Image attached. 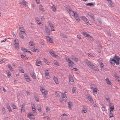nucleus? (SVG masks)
Segmentation results:
<instances>
[{
    "mask_svg": "<svg viewBox=\"0 0 120 120\" xmlns=\"http://www.w3.org/2000/svg\"><path fill=\"white\" fill-rule=\"evenodd\" d=\"M8 67L10 71H13V68H12L11 66V65H9L8 66Z\"/></svg>",
    "mask_w": 120,
    "mask_h": 120,
    "instance_id": "obj_31",
    "label": "nucleus"
},
{
    "mask_svg": "<svg viewBox=\"0 0 120 120\" xmlns=\"http://www.w3.org/2000/svg\"><path fill=\"white\" fill-rule=\"evenodd\" d=\"M86 97L88 100H89L90 102L91 103L93 102V99L91 96L89 94H88L86 96Z\"/></svg>",
    "mask_w": 120,
    "mask_h": 120,
    "instance_id": "obj_8",
    "label": "nucleus"
},
{
    "mask_svg": "<svg viewBox=\"0 0 120 120\" xmlns=\"http://www.w3.org/2000/svg\"><path fill=\"white\" fill-rule=\"evenodd\" d=\"M2 112L3 113H4L5 112V110L4 108H3L2 109Z\"/></svg>",
    "mask_w": 120,
    "mask_h": 120,
    "instance_id": "obj_59",
    "label": "nucleus"
},
{
    "mask_svg": "<svg viewBox=\"0 0 120 120\" xmlns=\"http://www.w3.org/2000/svg\"><path fill=\"white\" fill-rule=\"evenodd\" d=\"M74 14H75L74 15V17H75L79 16V15L77 14V13L76 12H75Z\"/></svg>",
    "mask_w": 120,
    "mask_h": 120,
    "instance_id": "obj_49",
    "label": "nucleus"
},
{
    "mask_svg": "<svg viewBox=\"0 0 120 120\" xmlns=\"http://www.w3.org/2000/svg\"><path fill=\"white\" fill-rule=\"evenodd\" d=\"M25 104H23L22 105V107L21 108V111L22 112H25Z\"/></svg>",
    "mask_w": 120,
    "mask_h": 120,
    "instance_id": "obj_19",
    "label": "nucleus"
},
{
    "mask_svg": "<svg viewBox=\"0 0 120 120\" xmlns=\"http://www.w3.org/2000/svg\"><path fill=\"white\" fill-rule=\"evenodd\" d=\"M45 27V30L48 34L50 35V30L48 28L47 26H46Z\"/></svg>",
    "mask_w": 120,
    "mask_h": 120,
    "instance_id": "obj_16",
    "label": "nucleus"
},
{
    "mask_svg": "<svg viewBox=\"0 0 120 120\" xmlns=\"http://www.w3.org/2000/svg\"><path fill=\"white\" fill-rule=\"evenodd\" d=\"M69 78L70 81L72 82V84L74 82V81L72 76L70 75L69 76Z\"/></svg>",
    "mask_w": 120,
    "mask_h": 120,
    "instance_id": "obj_18",
    "label": "nucleus"
},
{
    "mask_svg": "<svg viewBox=\"0 0 120 120\" xmlns=\"http://www.w3.org/2000/svg\"><path fill=\"white\" fill-rule=\"evenodd\" d=\"M36 63L37 66H39L41 64V61H36Z\"/></svg>",
    "mask_w": 120,
    "mask_h": 120,
    "instance_id": "obj_23",
    "label": "nucleus"
},
{
    "mask_svg": "<svg viewBox=\"0 0 120 120\" xmlns=\"http://www.w3.org/2000/svg\"><path fill=\"white\" fill-rule=\"evenodd\" d=\"M33 116V115L31 114H28L27 115V117L29 118L32 120H33L35 119V117L34 116Z\"/></svg>",
    "mask_w": 120,
    "mask_h": 120,
    "instance_id": "obj_15",
    "label": "nucleus"
},
{
    "mask_svg": "<svg viewBox=\"0 0 120 120\" xmlns=\"http://www.w3.org/2000/svg\"><path fill=\"white\" fill-rule=\"evenodd\" d=\"M61 36H62L63 38H67V37L64 34L62 33L61 34Z\"/></svg>",
    "mask_w": 120,
    "mask_h": 120,
    "instance_id": "obj_46",
    "label": "nucleus"
},
{
    "mask_svg": "<svg viewBox=\"0 0 120 120\" xmlns=\"http://www.w3.org/2000/svg\"><path fill=\"white\" fill-rule=\"evenodd\" d=\"M112 74L115 77L117 76L116 73L115 72H112Z\"/></svg>",
    "mask_w": 120,
    "mask_h": 120,
    "instance_id": "obj_42",
    "label": "nucleus"
},
{
    "mask_svg": "<svg viewBox=\"0 0 120 120\" xmlns=\"http://www.w3.org/2000/svg\"><path fill=\"white\" fill-rule=\"evenodd\" d=\"M26 93L27 95H31V94H30V93L28 91H26Z\"/></svg>",
    "mask_w": 120,
    "mask_h": 120,
    "instance_id": "obj_54",
    "label": "nucleus"
},
{
    "mask_svg": "<svg viewBox=\"0 0 120 120\" xmlns=\"http://www.w3.org/2000/svg\"><path fill=\"white\" fill-rule=\"evenodd\" d=\"M34 98L35 99V100L37 102H38L39 101L37 95H34Z\"/></svg>",
    "mask_w": 120,
    "mask_h": 120,
    "instance_id": "obj_34",
    "label": "nucleus"
},
{
    "mask_svg": "<svg viewBox=\"0 0 120 120\" xmlns=\"http://www.w3.org/2000/svg\"><path fill=\"white\" fill-rule=\"evenodd\" d=\"M69 61V63L70 64H74V63L71 60H70L69 61Z\"/></svg>",
    "mask_w": 120,
    "mask_h": 120,
    "instance_id": "obj_62",
    "label": "nucleus"
},
{
    "mask_svg": "<svg viewBox=\"0 0 120 120\" xmlns=\"http://www.w3.org/2000/svg\"><path fill=\"white\" fill-rule=\"evenodd\" d=\"M68 107L70 109V108H71L72 106V104L71 102H69L68 103Z\"/></svg>",
    "mask_w": 120,
    "mask_h": 120,
    "instance_id": "obj_26",
    "label": "nucleus"
},
{
    "mask_svg": "<svg viewBox=\"0 0 120 120\" xmlns=\"http://www.w3.org/2000/svg\"><path fill=\"white\" fill-rule=\"evenodd\" d=\"M84 62L90 68L92 69H94L96 71H99V69L97 67L94 65L93 64L90 62L88 60L85 59L84 60Z\"/></svg>",
    "mask_w": 120,
    "mask_h": 120,
    "instance_id": "obj_2",
    "label": "nucleus"
},
{
    "mask_svg": "<svg viewBox=\"0 0 120 120\" xmlns=\"http://www.w3.org/2000/svg\"><path fill=\"white\" fill-rule=\"evenodd\" d=\"M51 9H52V10L54 12H55L56 10V9L55 7L54 6V5H53L52 6Z\"/></svg>",
    "mask_w": 120,
    "mask_h": 120,
    "instance_id": "obj_30",
    "label": "nucleus"
},
{
    "mask_svg": "<svg viewBox=\"0 0 120 120\" xmlns=\"http://www.w3.org/2000/svg\"><path fill=\"white\" fill-rule=\"evenodd\" d=\"M67 11L70 15H74L75 14V12H74L71 10V8H69L68 9H67Z\"/></svg>",
    "mask_w": 120,
    "mask_h": 120,
    "instance_id": "obj_6",
    "label": "nucleus"
},
{
    "mask_svg": "<svg viewBox=\"0 0 120 120\" xmlns=\"http://www.w3.org/2000/svg\"><path fill=\"white\" fill-rule=\"evenodd\" d=\"M7 75H8V77L11 75V73L10 71H9L8 72V73Z\"/></svg>",
    "mask_w": 120,
    "mask_h": 120,
    "instance_id": "obj_61",
    "label": "nucleus"
},
{
    "mask_svg": "<svg viewBox=\"0 0 120 120\" xmlns=\"http://www.w3.org/2000/svg\"><path fill=\"white\" fill-rule=\"evenodd\" d=\"M97 89L96 88H95L93 89V91L94 93L97 92Z\"/></svg>",
    "mask_w": 120,
    "mask_h": 120,
    "instance_id": "obj_45",
    "label": "nucleus"
},
{
    "mask_svg": "<svg viewBox=\"0 0 120 120\" xmlns=\"http://www.w3.org/2000/svg\"><path fill=\"white\" fill-rule=\"evenodd\" d=\"M49 53L52 56L54 57V55H55V54L54 53V51H49Z\"/></svg>",
    "mask_w": 120,
    "mask_h": 120,
    "instance_id": "obj_27",
    "label": "nucleus"
},
{
    "mask_svg": "<svg viewBox=\"0 0 120 120\" xmlns=\"http://www.w3.org/2000/svg\"><path fill=\"white\" fill-rule=\"evenodd\" d=\"M51 30V31H55V30L54 29V27L53 26V28L52 27H50Z\"/></svg>",
    "mask_w": 120,
    "mask_h": 120,
    "instance_id": "obj_53",
    "label": "nucleus"
},
{
    "mask_svg": "<svg viewBox=\"0 0 120 120\" xmlns=\"http://www.w3.org/2000/svg\"><path fill=\"white\" fill-rule=\"evenodd\" d=\"M43 96L44 98H46V94L45 93H44Z\"/></svg>",
    "mask_w": 120,
    "mask_h": 120,
    "instance_id": "obj_64",
    "label": "nucleus"
},
{
    "mask_svg": "<svg viewBox=\"0 0 120 120\" xmlns=\"http://www.w3.org/2000/svg\"><path fill=\"white\" fill-rule=\"evenodd\" d=\"M120 58L118 56L115 55L113 58L110 59V62L112 65L114 66L116 63L117 65H119L120 64L119 60Z\"/></svg>",
    "mask_w": 120,
    "mask_h": 120,
    "instance_id": "obj_1",
    "label": "nucleus"
},
{
    "mask_svg": "<svg viewBox=\"0 0 120 120\" xmlns=\"http://www.w3.org/2000/svg\"><path fill=\"white\" fill-rule=\"evenodd\" d=\"M25 79L28 82H29L31 81L29 77L28 78H25Z\"/></svg>",
    "mask_w": 120,
    "mask_h": 120,
    "instance_id": "obj_52",
    "label": "nucleus"
},
{
    "mask_svg": "<svg viewBox=\"0 0 120 120\" xmlns=\"http://www.w3.org/2000/svg\"><path fill=\"white\" fill-rule=\"evenodd\" d=\"M39 10H40L43 11H45L44 10L43 7L41 5H40L39 6Z\"/></svg>",
    "mask_w": 120,
    "mask_h": 120,
    "instance_id": "obj_24",
    "label": "nucleus"
},
{
    "mask_svg": "<svg viewBox=\"0 0 120 120\" xmlns=\"http://www.w3.org/2000/svg\"><path fill=\"white\" fill-rule=\"evenodd\" d=\"M105 99L106 100V101L109 103L110 101L109 99L108 98H107L106 97V96H105Z\"/></svg>",
    "mask_w": 120,
    "mask_h": 120,
    "instance_id": "obj_36",
    "label": "nucleus"
},
{
    "mask_svg": "<svg viewBox=\"0 0 120 120\" xmlns=\"http://www.w3.org/2000/svg\"><path fill=\"white\" fill-rule=\"evenodd\" d=\"M87 111V110H82V113H85Z\"/></svg>",
    "mask_w": 120,
    "mask_h": 120,
    "instance_id": "obj_56",
    "label": "nucleus"
},
{
    "mask_svg": "<svg viewBox=\"0 0 120 120\" xmlns=\"http://www.w3.org/2000/svg\"><path fill=\"white\" fill-rule=\"evenodd\" d=\"M68 119V116L67 114H63L61 115V119L62 120H67Z\"/></svg>",
    "mask_w": 120,
    "mask_h": 120,
    "instance_id": "obj_5",
    "label": "nucleus"
},
{
    "mask_svg": "<svg viewBox=\"0 0 120 120\" xmlns=\"http://www.w3.org/2000/svg\"><path fill=\"white\" fill-rule=\"evenodd\" d=\"M65 59L68 62V63L69 61H70V59L67 56H66L65 57Z\"/></svg>",
    "mask_w": 120,
    "mask_h": 120,
    "instance_id": "obj_32",
    "label": "nucleus"
},
{
    "mask_svg": "<svg viewBox=\"0 0 120 120\" xmlns=\"http://www.w3.org/2000/svg\"><path fill=\"white\" fill-rule=\"evenodd\" d=\"M19 30L20 31V32H22V33H24L25 32V30L22 27H19Z\"/></svg>",
    "mask_w": 120,
    "mask_h": 120,
    "instance_id": "obj_25",
    "label": "nucleus"
},
{
    "mask_svg": "<svg viewBox=\"0 0 120 120\" xmlns=\"http://www.w3.org/2000/svg\"><path fill=\"white\" fill-rule=\"evenodd\" d=\"M100 67L101 68H103L104 66V65L103 64V63L101 62H100Z\"/></svg>",
    "mask_w": 120,
    "mask_h": 120,
    "instance_id": "obj_48",
    "label": "nucleus"
},
{
    "mask_svg": "<svg viewBox=\"0 0 120 120\" xmlns=\"http://www.w3.org/2000/svg\"><path fill=\"white\" fill-rule=\"evenodd\" d=\"M109 108L110 112L112 111L114 109V106L111 103L109 104Z\"/></svg>",
    "mask_w": 120,
    "mask_h": 120,
    "instance_id": "obj_11",
    "label": "nucleus"
},
{
    "mask_svg": "<svg viewBox=\"0 0 120 120\" xmlns=\"http://www.w3.org/2000/svg\"><path fill=\"white\" fill-rule=\"evenodd\" d=\"M55 96L57 97H59L60 95L57 92H56L55 93Z\"/></svg>",
    "mask_w": 120,
    "mask_h": 120,
    "instance_id": "obj_37",
    "label": "nucleus"
},
{
    "mask_svg": "<svg viewBox=\"0 0 120 120\" xmlns=\"http://www.w3.org/2000/svg\"><path fill=\"white\" fill-rule=\"evenodd\" d=\"M61 97L63 98V100L64 101H67V98L66 97V94L64 93H62L61 94Z\"/></svg>",
    "mask_w": 120,
    "mask_h": 120,
    "instance_id": "obj_4",
    "label": "nucleus"
},
{
    "mask_svg": "<svg viewBox=\"0 0 120 120\" xmlns=\"http://www.w3.org/2000/svg\"><path fill=\"white\" fill-rule=\"evenodd\" d=\"M32 111L34 113V112H36L35 111L36 110V109H35V108H32Z\"/></svg>",
    "mask_w": 120,
    "mask_h": 120,
    "instance_id": "obj_63",
    "label": "nucleus"
},
{
    "mask_svg": "<svg viewBox=\"0 0 120 120\" xmlns=\"http://www.w3.org/2000/svg\"><path fill=\"white\" fill-rule=\"evenodd\" d=\"M105 80L107 83L110 86V87H111L112 86V83L109 80L108 78H106L105 79Z\"/></svg>",
    "mask_w": 120,
    "mask_h": 120,
    "instance_id": "obj_10",
    "label": "nucleus"
},
{
    "mask_svg": "<svg viewBox=\"0 0 120 120\" xmlns=\"http://www.w3.org/2000/svg\"><path fill=\"white\" fill-rule=\"evenodd\" d=\"M18 41L17 40H15L14 41V45L16 47L18 46L19 44L18 42H17Z\"/></svg>",
    "mask_w": 120,
    "mask_h": 120,
    "instance_id": "obj_22",
    "label": "nucleus"
},
{
    "mask_svg": "<svg viewBox=\"0 0 120 120\" xmlns=\"http://www.w3.org/2000/svg\"><path fill=\"white\" fill-rule=\"evenodd\" d=\"M7 107L9 112H12V111L11 109V108L10 107L9 105L8 104L7 105Z\"/></svg>",
    "mask_w": 120,
    "mask_h": 120,
    "instance_id": "obj_20",
    "label": "nucleus"
},
{
    "mask_svg": "<svg viewBox=\"0 0 120 120\" xmlns=\"http://www.w3.org/2000/svg\"><path fill=\"white\" fill-rule=\"evenodd\" d=\"M37 109L40 112H41V108L39 107H38L37 108Z\"/></svg>",
    "mask_w": 120,
    "mask_h": 120,
    "instance_id": "obj_60",
    "label": "nucleus"
},
{
    "mask_svg": "<svg viewBox=\"0 0 120 120\" xmlns=\"http://www.w3.org/2000/svg\"><path fill=\"white\" fill-rule=\"evenodd\" d=\"M53 79L54 80L55 82L56 83V84H59V82L58 81V80L55 77H54L53 78Z\"/></svg>",
    "mask_w": 120,
    "mask_h": 120,
    "instance_id": "obj_21",
    "label": "nucleus"
},
{
    "mask_svg": "<svg viewBox=\"0 0 120 120\" xmlns=\"http://www.w3.org/2000/svg\"><path fill=\"white\" fill-rule=\"evenodd\" d=\"M54 64L56 65L57 66H59V64L57 61H54Z\"/></svg>",
    "mask_w": 120,
    "mask_h": 120,
    "instance_id": "obj_43",
    "label": "nucleus"
},
{
    "mask_svg": "<svg viewBox=\"0 0 120 120\" xmlns=\"http://www.w3.org/2000/svg\"><path fill=\"white\" fill-rule=\"evenodd\" d=\"M71 58L72 59H73L76 62H77L78 61V59H77V58H76L73 57V58Z\"/></svg>",
    "mask_w": 120,
    "mask_h": 120,
    "instance_id": "obj_39",
    "label": "nucleus"
},
{
    "mask_svg": "<svg viewBox=\"0 0 120 120\" xmlns=\"http://www.w3.org/2000/svg\"><path fill=\"white\" fill-rule=\"evenodd\" d=\"M88 15L90 16L91 18L93 19H94V15L92 13H89L88 14Z\"/></svg>",
    "mask_w": 120,
    "mask_h": 120,
    "instance_id": "obj_29",
    "label": "nucleus"
},
{
    "mask_svg": "<svg viewBox=\"0 0 120 120\" xmlns=\"http://www.w3.org/2000/svg\"><path fill=\"white\" fill-rule=\"evenodd\" d=\"M27 2L23 0L22 2H19V4H22L25 7H26L27 5Z\"/></svg>",
    "mask_w": 120,
    "mask_h": 120,
    "instance_id": "obj_7",
    "label": "nucleus"
},
{
    "mask_svg": "<svg viewBox=\"0 0 120 120\" xmlns=\"http://www.w3.org/2000/svg\"><path fill=\"white\" fill-rule=\"evenodd\" d=\"M98 46L99 47H101V46L100 45V44L99 43H97Z\"/></svg>",
    "mask_w": 120,
    "mask_h": 120,
    "instance_id": "obj_57",
    "label": "nucleus"
},
{
    "mask_svg": "<svg viewBox=\"0 0 120 120\" xmlns=\"http://www.w3.org/2000/svg\"><path fill=\"white\" fill-rule=\"evenodd\" d=\"M11 106L14 109H15L16 108V106L15 105L13 104H11Z\"/></svg>",
    "mask_w": 120,
    "mask_h": 120,
    "instance_id": "obj_47",
    "label": "nucleus"
},
{
    "mask_svg": "<svg viewBox=\"0 0 120 120\" xmlns=\"http://www.w3.org/2000/svg\"><path fill=\"white\" fill-rule=\"evenodd\" d=\"M35 45V43L34 42L32 41H30V46H34Z\"/></svg>",
    "mask_w": 120,
    "mask_h": 120,
    "instance_id": "obj_28",
    "label": "nucleus"
},
{
    "mask_svg": "<svg viewBox=\"0 0 120 120\" xmlns=\"http://www.w3.org/2000/svg\"><path fill=\"white\" fill-rule=\"evenodd\" d=\"M46 38V39L49 42L52 43L53 42V41L51 38H50L48 36H45Z\"/></svg>",
    "mask_w": 120,
    "mask_h": 120,
    "instance_id": "obj_12",
    "label": "nucleus"
},
{
    "mask_svg": "<svg viewBox=\"0 0 120 120\" xmlns=\"http://www.w3.org/2000/svg\"><path fill=\"white\" fill-rule=\"evenodd\" d=\"M82 19L85 23L87 24V25H91V24L90 23L88 20L85 17H82Z\"/></svg>",
    "mask_w": 120,
    "mask_h": 120,
    "instance_id": "obj_3",
    "label": "nucleus"
},
{
    "mask_svg": "<svg viewBox=\"0 0 120 120\" xmlns=\"http://www.w3.org/2000/svg\"><path fill=\"white\" fill-rule=\"evenodd\" d=\"M40 90L41 92L42 93H44L45 92V90L44 89L41 87L40 89Z\"/></svg>",
    "mask_w": 120,
    "mask_h": 120,
    "instance_id": "obj_41",
    "label": "nucleus"
},
{
    "mask_svg": "<svg viewBox=\"0 0 120 120\" xmlns=\"http://www.w3.org/2000/svg\"><path fill=\"white\" fill-rule=\"evenodd\" d=\"M26 33H24L22 32H20L19 33V36L20 38L22 39H23L24 38V35H25Z\"/></svg>",
    "mask_w": 120,
    "mask_h": 120,
    "instance_id": "obj_14",
    "label": "nucleus"
},
{
    "mask_svg": "<svg viewBox=\"0 0 120 120\" xmlns=\"http://www.w3.org/2000/svg\"><path fill=\"white\" fill-rule=\"evenodd\" d=\"M21 50L22 51H23L24 52H27L29 53L31 55H32L31 52L28 51H27V49L25 48H21Z\"/></svg>",
    "mask_w": 120,
    "mask_h": 120,
    "instance_id": "obj_13",
    "label": "nucleus"
},
{
    "mask_svg": "<svg viewBox=\"0 0 120 120\" xmlns=\"http://www.w3.org/2000/svg\"><path fill=\"white\" fill-rule=\"evenodd\" d=\"M76 90L75 87H73L72 89V92L73 93H74L75 91Z\"/></svg>",
    "mask_w": 120,
    "mask_h": 120,
    "instance_id": "obj_50",
    "label": "nucleus"
},
{
    "mask_svg": "<svg viewBox=\"0 0 120 120\" xmlns=\"http://www.w3.org/2000/svg\"><path fill=\"white\" fill-rule=\"evenodd\" d=\"M45 76H48V77H46V78L47 79H49V72H45Z\"/></svg>",
    "mask_w": 120,
    "mask_h": 120,
    "instance_id": "obj_33",
    "label": "nucleus"
},
{
    "mask_svg": "<svg viewBox=\"0 0 120 120\" xmlns=\"http://www.w3.org/2000/svg\"><path fill=\"white\" fill-rule=\"evenodd\" d=\"M115 78L118 81H119L120 82V78L118 76H117L115 77Z\"/></svg>",
    "mask_w": 120,
    "mask_h": 120,
    "instance_id": "obj_40",
    "label": "nucleus"
},
{
    "mask_svg": "<svg viewBox=\"0 0 120 120\" xmlns=\"http://www.w3.org/2000/svg\"><path fill=\"white\" fill-rule=\"evenodd\" d=\"M44 61L45 63H47V64H47L48 62H47V61L46 59H45V58H44Z\"/></svg>",
    "mask_w": 120,
    "mask_h": 120,
    "instance_id": "obj_55",
    "label": "nucleus"
},
{
    "mask_svg": "<svg viewBox=\"0 0 120 120\" xmlns=\"http://www.w3.org/2000/svg\"><path fill=\"white\" fill-rule=\"evenodd\" d=\"M87 108L86 106H83L82 109V110H87Z\"/></svg>",
    "mask_w": 120,
    "mask_h": 120,
    "instance_id": "obj_51",
    "label": "nucleus"
},
{
    "mask_svg": "<svg viewBox=\"0 0 120 120\" xmlns=\"http://www.w3.org/2000/svg\"><path fill=\"white\" fill-rule=\"evenodd\" d=\"M49 24L50 27H52L53 28V24L52 23L49 22Z\"/></svg>",
    "mask_w": 120,
    "mask_h": 120,
    "instance_id": "obj_44",
    "label": "nucleus"
},
{
    "mask_svg": "<svg viewBox=\"0 0 120 120\" xmlns=\"http://www.w3.org/2000/svg\"><path fill=\"white\" fill-rule=\"evenodd\" d=\"M30 74L31 77L34 79H36V77L35 73L33 71L30 72Z\"/></svg>",
    "mask_w": 120,
    "mask_h": 120,
    "instance_id": "obj_9",
    "label": "nucleus"
},
{
    "mask_svg": "<svg viewBox=\"0 0 120 120\" xmlns=\"http://www.w3.org/2000/svg\"><path fill=\"white\" fill-rule=\"evenodd\" d=\"M95 5L94 3H89L86 4V6H89L91 7H93Z\"/></svg>",
    "mask_w": 120,
    "mask_h": 120,
    "instance_id": "obj_17",
    "label": "nucleus"
},
{
    "mask_svg": "<svg viewBox=\"0 0 120 120\" xmlns=\"http://www.w3.org/2000/svg\"><path fill=\"white\" fill-rule=\"evenodd\" d=\"M87 37L91 40H93V38L89 34L88 35Z\"/></svg>",
    "mask_w": 120,
    "mask_h": 120,
    "instance_id": "obj_35",
    "label": "nucleus"
},
{
    "mask_svg": "<svg viewBox=\"0 0 120 120\" xmlns=\"http://www.w3.org/2000/svg\"><path fill=\"white\" fill-rule=\"evenodd\" d=\"M110 5H112V3L111 1V0L109 1H108Z\"/></svg>",
    "mask_w": 120,
    "mask_h": 120,
    "instance_id": "obj_58",
    "label": "nucleus"
},
{
    "mask_svg": "<svg viewBox=\"0 0 120 120\" xmlns=\"http://www.w3.org/2000/svg\"><path fill=\"white\" fill-rule=\"evenodd\" d=\"M83 34L85 37H87L89 34H87L86 32H84L83 33Z\"/></svg>",
    "mask_w": 120,
    "mask_h": 120,
    "instance_id": "obj_38",
    "label": "nucleus"
}]
</instances>
